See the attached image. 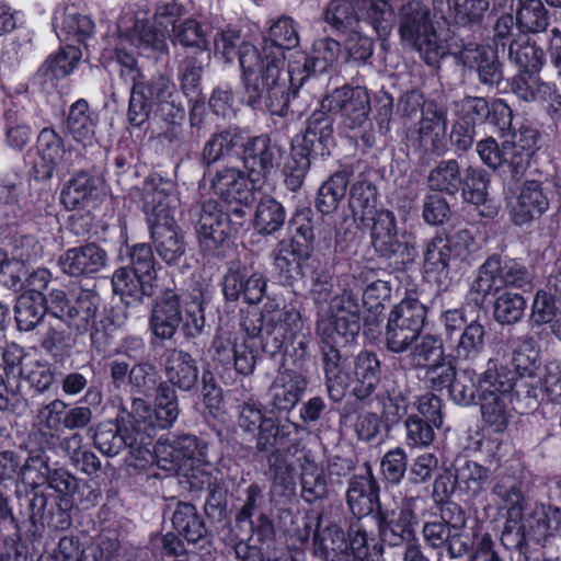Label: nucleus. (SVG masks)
Wrapping results in <instances>:
<instances>
[{
  "label": "nucleus",
  "instance_id": "1",
  "mask_svg": "<svg viewBox=\"0 0 561 561\" xmlns=\"http://www.w3.org/2000/svg\"><path fill=\"white\" fill-rule=\"evenodd\" d=\"M232 39L220 37V45L227 59L238 55L247 104L256 107L265 94V106L270 113L286 115L290 100L289 83H294L295 77L293 71L284 69L285 49L296 46L299 37H283L286 45L275 37H256L257 43L242 41L239 45Z\"/></svg>",
  "mask_w": 561,
  "mask_h": 561
},
{
  "label": "nucleus",
  "instance_id": "2",
  "mask_svg": "<svg viewBox=\"0 0 561 561\" xmlns=\"http://www.w3.org/2000/svg\"><path fill=\"white\" fill-rule=\"evenodd\" d=\"M101 304L99 294L92 289H80L72 299L64 290L53 289L47 295L48 312L60 319L70 330L83 334L91 328L90 339L99 352L112 343L114 332L126 321V314H107L96 320Z\"/></svg>",
  "mask_w": 561,
  "mask_h": 561
},
{
  "label": "nucleus",
  "instance_id": "3",
  "mask_svg": "<svg viewBox=\"0 0 561 561\" xmlns=\"http://www.w3.org/2000/svg\"><path fill=\"white\" fill-rule=\"evenodd\" d=\"M333 118L323 111H314L307 119L301 140L293 144L290 159L284 167L285 184L288 190H300L312 160L330 154L334 145Z\"/></svg>",
  "mask_w": 561,
  "mask_h": 561
},
{
  "label": "nucleus",
  "instance_id": "4",
  "mask_svg": "<svg viewBox=\"0 0 561 561\" xmlns=\"http://www.w3.org/2000/svg\"><path fill=\"white\" fill-rule=\"evenodd\" d=\"M144 412L140 402L130 403L129 408L122 405L115 422L107 421L98 425L93 435L94 446L107 457L128 449L131 456L145 458L149 454L148 434L145 426L140 428L137 425Z\"/></svg>",
  "mask_w": 561,
  "mask_h": 561
},
{
  "label": "nucleus",
  "instance_id": "5",
  "mask_svg": "<svg viewBox=\"0 0 561 561\" xmlns=\"http://www.w3.org/2000/svg\"><path fill=\"white\" fill-rule=\"evenodd\" d=\"M514 374L495 359L479 378V403L483 421L495 432H503L510 422L508 404L512 402Z\"/></svg>",
  "mask_w": 561,
  "mask_h": 561
},
{
  "label": "nucleus",
  "instance_id": "6",
  "mask_svg": "<svg viewBox=\"0 0 561 561\" xmlns=\"http://www.w3.org/2000/svg\"><path fill=\"white\" fill-rule=\"evenodd\" d=\"M534 272L522 262L500 255L489 256L479 267L472 280L468 297L476 306H483L490 296H495L505 287L530 288Z\"/></svg>",
  "mask_w": 561,
  "mask_h": 561
},
{
  "label": "nucleus",
  "instance_id": "7",
  "mask_svg": "<svg viewBox=\"0 0 561 561\" xmlns=\"http://www.w3.org/2000/svg\"><path fill=\"white\" fill-rule=\"evenodd\" d=\"M299 313L274 305H265L261 313L245 316L241 328L249 339H260L261 350L270 356L280 354L293 335L291 324Z\"/></svg>",
  "mask_w": 561,
  "mask_h": 561
},
{
  "label": "nucleus",
  "instance_id": "8",
  "mask_svg": "<svg viewBox=\"0 0 561 561\" xmlns=\"http://www.w3.org/2000/svg\"><path fill=\"white\" fill-rule=\"evenodd\" d=\"M319 111L339 113L344 127L351 130H359V138L365 147H371L375 136L368 119L370 113V96L362 87H342L332 91L321 102Z\"/></svg>",
  "mask_w": 561,
  "mask_h": 561
},
{
  "label": "nucleus",
  "instance_id": "9",
  "mask_svg": "<svg viewBox=\"0 0 561 561\" xmlns=\"http://www.w3.org/2000/svg\"><path fill=\"white\" fill-rule=\"evenodd\" d=\"M360 330V307L356 295L343 290L330 300L329 316L317 321V334L321 343L347 346Z\"/></svg>",
  "mask_w": 561,
  "mask_h": 561
},
{
  "label": "nucleus",
  "instance_id": "10",
  "mask_svg": "<svg viewBox=\"0 0 561 561\" xmlns=\"http://www.w3.org/2000/svg\"><path fill=\"white\" fill-rule=\"evenodd\" d=\"M427 308L416 298H405L396 305L388 317L385 344L388 351L401 354L420 339Z\"/></svg>",
  "mask_w": 561,
  "mask_h": 561
},
{
  "label": "nucleus",
  "instance_id": "11",
  "mask_svg": "<svg viewBox=\"0 0 561 561\" xmlns=\"http://www.w3.org/2000/svg\"><path fill=\"white\" fill-rule=\"evenodd\" d=\"M472 241L468 230H458L453 234H436L426 242L424 250V271L436 282L449 278L467 254Z\"/></svg>",
  "mask_w": 561,
  "mask_h": 561
},
{
  "label": "nucleus",
  "instance_id": "12",
  "mask_svg": "<svg viewBox=\"0 0 561 561\" xmlns=\"http://www.w3.org/2000/svg\"><path fill=\"white\" fill-rule=\"evenodd\" d=\"M492 494L496 496V504L507 511V520L502 531L501 541L507 549L522 550L525 545L523 528L514 531V526L522 518L525 508V494L523 481L511 473H500L495 477Z\"/></svg>",
  "mask_w": 561,
  "mask_h": 561
},
{
  "label": "nucleus",
  "instance_id": "13",
  "mask_svg": "<svg viewBox=\"0 0 561 561\" xmlns=\"http://www.w3.org/2000/svg\"><path fill=\"white\" fill-rule=\"evenodd\" d=\"M447 112L434 102H428L412 138L413 153L422 165H427L434 156H442L447 148Z\"/></svg>",
  "mask_w": 561,
  "mask_h": 561
},
{
  "label": "nucleus",
  "instance_id": "14",
  "mask_svg": "<svg viewBox=\"0 0 561 561\" xmlns=\"http://www.w3.org/2000/svg\"><path fill=\"white\" fill-rule=\"evenodd\" d=\"M284 154V148L266 135L249 138L242 145V162L253 190H260L282 165Z\"/></svg>",
  "mask_w": 561,
  "mask_h": 561
},
{
  "label": "nucleus",
  "instance_id": "15",
  "mask_svg": "<svg viewBox=\"0 0 561 561\" xmlns=\"http://www.w3.org/2000/svg\"><path fill=\"white\" fill-rule=\"evenodd\" d=\"M190 213L199 247L205 253L213 254L233 236L229 213L217 201H206Z\"/></svg>",
  "mask_w": 561,
  "mask_h": 561
},
{
  "label": "nucleus",
  "instance_id": "16",
  "mask_svg": "<svg viewBox=\"0 0 561 561\" xmlns=\"http://www.w3.org/2000/svg\"><path fill=\"white\" fill-rule=\"evenodd\" d=\"M140 402L145 412L137 420L140 428L146 427L148 445H151L157 430H168L173 426L180 415L179 400L175 389L168 382H160L156 389L154 408L152 409L144 399L137 398L131 403Z\"/></svg>",
  "mask_w": 561,
  "mask_h": 561
},
{
  "label": "nucleus",
  "instance_id": "17",
  "mask_svg": "<svg viewBox=\"0 0 561 561\" xmlns=\"http://www.w3.org/2000/svg\"><path fill=\"white\" fill-rule=\"evenodd\" d=\"M374 519L377 523L380 539L389 546L397 547L410 542L415 537L417 518L412 500L405 502L399 510L378 504Z\"/></svg>",
  "mask_w": 561,
  "mask_h": 561
},
{
  "label": "nucleus",
  "instance_id": "18",
  "mask_svg": "<svg viewBox=\"0 0 561 561\" xmlns=\"http://www.w3.org/2000/svg\"><path fill=\"white\" fill-rule=\"evenodd\" d=\"M73 151L64 147V141L51 128L41 130L37 138V158L32 172L36 180H49L55 171L67 170L73 163Z\"/></svg>",
  "mask_w": 561,
  "mask_h": 561
},
{
  "label": "nucleus",
  "instance_id": "19",
  "mask_svg": "<svg viewBox=\"0 0 561 561\" xmlns=\"http://www.w3.org/2000/svg\"><path fill=\"white\" fill-rule=\"evenodd\" d=\"M265 291L264 275L245 265L231 264L222 278V294L230 302L242 300L247 305H256Z\"/></svg>",
  "mask_w": 561,
  "mask_h": 561
},
{
  "label": "nucleus",
  "instance_id": "20",
  "mask_svg": "<svg viewBox=\"0 0 561 561\" xmlns=\"http://www.w3.org/2000/svg\"><path fill=\"white\" fill-rule=\"evenodd\" d=\"M203 179L209 181L215 196L230 205L232 203L250 204L253 201L247 171L237 167L222 165L205 171Z\"/></svg>",
  "mask_w": 561,
  "mask_h": 561
},
{
  "label": "nucleus",
  "instance_id": "21",
  "mask_svg": "<svg viewBox=\"0 0 561 561\" xmlns=\"http://www.w3.org/2000/svg\"><path fill=\"white\" fill-rule=\"evenodd\" d=\"M345 347L327 343H322L321 346L324 385L328 396L333 402H341L350 386L347 368L351 354Z\"/></svg>",
  "mask_w": 561,
  "mask_h": 561
},
{
  "label": "nucleus",
  "instance_id": "22",
  "mask_svg": "<svg viewBox=\"0 0 561 561\" xmlns=\"http://www.w3.org/2000/svg\"><path fill=\"white\" fill-rule=\"evenodd\" d=\"M150 236L159 257L168 265L179 264L185 255L186 244L175 220L169 214L149 219Z\"/></svg>",
  "mask_w": 561,
  "mask_h": 561
},
{
  "label": "nucleus",
  "instance_id": "23",
  "mask_svg": "<svg viewBox=\"0 0 561 561\" xmlns=\"http://www.w3.org/2000/svg\"><path fill=\"white\" fill-rule=\"evenodd\" d=\"M306 388L307 380L300 373L279 367L267 390L268 410L278 413L291 411L300 401Z\"/></svg>",
  "mask_w": 561,
  "mask_h": 561
},
{
  "label": "nucleus",
  "instance_id": "24",
  "mask_svg": "<svg viewBox=\"0 0 561 561\" xmlns=\"http://www.w3.org/2000/svg\"><path fill=\"white\" fill-rule=\"evenodd\" d=\"M106 263V251L95 242L68 249L58 259L61 272L71 277L92 276L101 272Z\"/></svg>",
  "mask_w": 561,
  "mask_h": 561
},
{
  "label": "nucleus",
  "instance_id": "25",
  "mask_svg": "<svg viewBox=\"0 0 561 561\" xmlns=\"http://www.w3.org/2000/svg\"><path fill=\"white\" fill-rule=\"evenodd\" d=\"M312 253L301 247L298 240H280L273 249L271 256L278 280L285 286H293L304 277V263Z\"/></svg>",
  "mask_w": 561,
  "mask_h": 561
},
{
  "label": "nucleus",
  "instance_id": "26",
  "mask_svg": "<svg viewBox=\"0 0 561 561\" xmlns=\"http://www.w3.org/2000/svg\"><path fill=\"white\" fill-rule=\"evenodd\" d=\"M183 14V5L171 2L158 7L153 23L147 31L142 25L139 28L136 24L137 35H204V31L199 23L191 18L181 19Z\"/></svg>",
  "mask_w": 561,
  "mask_h": 561
},
{
  "label": "nucleus",
  "instance_id": "27",
  "mask_svg": "<svg viewBox=\"0 0 561 561\" xmlns=\"http://www.w3.org/2000/svg\"><path fill=\"white\" fill-rule=\"evenodd\" d=\"M366 472L353 476L348 480L346 491V503L353 515L358 519L370 513H376L379 502V484L376 480L371 466L366 462Z\"/></svg>",
  "mask_w": 561,
  "mask_h": 561
},
{
  "label": "nucleus",
  "instance_id": "28",
  "mask_svg": "<svg viewBox=\"0 0 561 561\" xmlns=\"http://www.w3.org/2000/svg\"><path fill=\"white\" fill-rule=\"evenodd\" d=\"M453 54L460 58L463 66L477 67L482 83L494 85L502 80L497 53L492 46L468 42L462 45L458 53Z\"/></svg>",
  "mask_w": 561,
  "mask_h": 561
},
{
  "label": "nucleus",
  "instance_id": "29",
  "mask_svg": "<svg viewBox=\"0 0 561 561\" xmlns=\"http://www.w3.org/2000/svg\"><path fill=\"white\" fill-rule=\"evenodd\" d=\"M182 321L179 296L172 290H167L153 305L149 321L150 330L160 340H171Z\"/></svg>",
  "mask_w": 561,
  "mask_h": 561
},
{
  "label": "nucleus",
  "instance_id": "30",
  "mask_svg": "<svg viewBox=\"0 0 561 561\" xmlns=\"http://www.w3.org/2000/svg\"><path fill=\"white\" fill-rule=\"evenodd\" d=\"M164 374L173 389L191 392L197 388L199 369L196 359L186 351L173 348L165 355Z\"/></svg>",
  "mask_w": 561,
  "mask_h": 561
},
{
  "label": "nucleus",
  "instance_id": "31",
  "mask_svg": "<svg viewBox=\"0 0 561 561\" xmlns=\"http://www.w3.org/2000/svg\"><path fill=\"white\" fill-rule=\"evenodd\" d=\"M549 207V201L542 192L541 183L527 181L511 205V218L517 226H523L539 218Z\"/></svg>",
  "mask_w": 561,
  "mask_h": 561
},
{
  "label": "nucleus",
  "instance_id": "32",
  "mask_svg": "<svg viewBox=\"0 0 561 561\" xmlns=\"http://www.w3.org/2000/svg\"><path fill=\"white\" fill-rule=\"evenodd\" d=\"M488 173L482 169L469 167L462 175V184L459 192L463 199L479 207V214L485 218L497 215L499 207L488 198Z\"/></svg>",
  "mask_w": 561,
  "mask_h": 561
},
{
  "label": "nucleus",
  "instance_id": "33",
  "mask_svg": "<svg viewBox=\"0 0 561 561\" xmlns=\"http://www.w3.org/2000/svg\"><path fill=\"white\" fill-rule=\"evenodd\" d=\"M280 414L267 410V419L256 437V448L260 451L278 449V446L287 444L290 437L299 432L300 426L297 423Z\"/></svg>",
  "mask_w": 561,
  "mask_h": 561
},
{
  "label": "nucleus",
  "instance_id": "34",
  "mask_svg": "<svg viewBox=\"0 0 561 561\" xmlns=\"http://www.w3.org/2000/svg\"><path fill=\"white\" fill-rule=\"evenodd\" d=\"M101 180L88 172L80 171L64 186L60 195L61 203L68 209L84 208L96 198Z\"/></svg>",
  "mask_w": 561,
  "mask_h": 561
},
{
  "label": "nucleus",
  "instance_id": "35",
  "mask_svg": "<svg viewBox=\"0 0 561 561\" xmlns=\"http://www.w3.org/2000/svg\"><path fill=\"white\" fill-rule=\"evenodd\" d=\"M515 527L516 529L518 527L523 528L525 538V531L527 530L534 540L540 542L561 531V508L545 504L536 505L528 515L526 524L523 526L516 525Z\"/></svg>",
  "mask_w": 561,
  "mask_h": 561
},
{
  "label": "nucleus",
  "instance_id": "36",
  "mask_svg": "<svg viewBox=\"0 0 561 561\" xmlns=\"http://www.w3.org/2000/svg\"><path fill=\"white\" fill-rule=\"evenodd\" d=\"M113 290L126 305L140 302L144 297H151L157 288L153 284L127 266L116 270L112 277Z\"/></svg>",
  "mask_w": 561,
  "mask_h": 561
},
{
  "label": "nucleus",
  "instance_id": "37",
  "mask_svg": "<svg viewBox=\"0 0 561 561\" xmlns=\"http://www.w3.org/2000/svg\"><path fill=\"white\" fill-rule=\"evenodd\" d=\"M356 385L353 394L358 400L369 398L376 390L381 375L380 360L373 352L362 351L354 359Z\"/></svg>",
  "mask_w": 561,
  "mask_h": 561
},
{
  "label": "nucleus",
  "instance_id": "38",
  "mask_svg": "<svg viewBox=\"0 0 561 561\" xmlns=\"http://www.w3.org/2000/svg\"><path fill=\"white\" fill-rule=\"evenodd\" d=\"M172 526L188 543H197L208 535V529L196 506L178 502L171 517Z\"/></svg>",
  "mask_w": 561,
  "mask_h": 561
},
{
  "label": "nucleus",
  "instance_id": "39",
  "mask_svg": "<svg viewBox=\"0 0 561 561\" xmlns=\"http://www.w3.org/2000/svg\"><path fill=\"white\" fill-rule=\"evenodd\" d=\"M485 340L484 325L478 320H473L458 334L450 356L456 362H474L483 353Z\"/></svg>",
  "mask_w": 561,
  "mask_h": 561
},
{
  "label": "nucleus",
  "instance_id": "40",
  "mask_svg": "<svg viewBox=\"0 0 561 561\" xmlns=\"http://www.w3.org/2000/svg\"><path fill=\"white\" fill-rule=\"evenodd\" d=\"M491 471L489 468L466 458H460L455 467V481L459 490L469 496H478L489 483Z\"/></svg>",
  "mask_w": 561,
  "mask_h": 561
},
{
  "label": "nucleus",
  "instance_id": "41",
  "mask_svg": "<svg viewBox=\"0 0 561 561\" xmlns=\"http://www.w3.org/2000/svg\"><path fill=\"white\" fill-rule=\"evenodd\" d=\"M462 175L457 160H442L430 171L427 186L433 192L454 196L461 188Z\"/></svg>",
  "mask_w": 561,
  "mask_h": 561
},
{
  "label": "nucleus",
  "instance_id": "42",
  "mask_svg": "<svg viewBox=\"0 0 561 561\" xmlns=\"http://www.w3.org/2000/svg\"><path fill=\"white\" fill-rule=\"evenodd\" d=\"M80 56V50L72 45L61 48L42 65L37 70L36 77L43 84L51 83L53 85L56 80L65 78L72 72Z\"/></svg>",
  "mask_w": 561,
  "mask_h": 561
},
{
  "label": "nucleus",
  "instance_id": "43",
  "mask_svg": "<svg viewBox=\"0 0 561 561\" xmlns=\"http://www.w3.org/2000/svg\"><path fill=\"white\" fill-rule=\"evenodd\" d=\"M321 527V517L318 522V530L314 535V540L318 545V550L325 561H345L348 558V545L345 539L343 529L336 524Z\"/></svg>",
  "mask_w": 561,
  "mask_h": 561
},
{
  "label": "nucleus",
  "instance_id": "44",
  "mask_svg": "<svg viewBox=\"0 0 561 561\" xmlns=\"http://www.w3.org/2000/svg\"><path fill=\"white\" fill-rule=\"evenodd\" d=\"M428 9L419 0H411L401 10L400 35H436Z\"/></svg>",
  "mask_w": 561,
  "mask_h": 561
},
{
  "label": "nucleus",
  "instance_id": "45",
  "mask_svg": "<svg viewBox=\"0 0 561 561\" xmlns=\"http://www.w3.org/2000/svg\"><path fill=\"white\" fill-rule=\"evenodd\" d=\"M47 308V296L43 294H23L15 302L14 313L19 330L31 331L43 319Z\"/></svg>",
  "mask_w": 561,
  "mask_h": 561
},
{
  "label": "nucleus",
  "instance_id": "46",
  "mask_svg": "<svg viewBox=\"0 0 561 561\" xmlns=\"http://www.w3.org/2000/svg\"><path fill=\"white\" fill-rule=\"evenodd\" d=\"M371 244L379 256L394 259L397 264H410L417 255L414 244L399 240L398 229L373 238Z\"/></svg>",
  "mask_w": 561,
  "mask_h": 561
},
{
  "label": "nucleus",
  "instance_id": "47",
  "mask_svg": "<svg viewBox=\"0 0 561 561\" xmlns=\"http://www.w3.org/2000/svg\"><path fill=\"white\" fill-rule=\"evenodd\" d=\"M351 172L339 170L325 181L318 191L316 207L322 214L333 213L345 196Z\"/></svg>",
  "mask_w": 561,
  "mask_h": 561
},
{
  "label": "nucleus",
  "instance_id": "48",
  "mask_svg": "<svg viewBox=\"0 0 561 561\" xmlns=\"http://www.w3.org/2000/svg\"><path fill=\"white\" fill-rule=\"evenodd\" d=\"M237 133L230 129L216 131L204 144L201 152L199 163L206 171L213 170L211 167L222 161L238 144Z\"/></svg>",
  "mask_w": 561,
  "mask_h": 561
},
{
  "label": "nucleus",
  "instance_id": "49",
  "mask_svg": "<svg viewBox=\"0 0 561 561\" xmlns=\"http://www.w3.org/2000/svg\"><path fill=\"white\" fill-rule=\"evenodd\" d=\"M53 25L57 34L92 35L95 32V25L91 18L81 14L73 5L58 9L55 12Z\"/></svg>",
  "mask_w": 561,
  "mask_h": 561
},
{
  "label": "nucleus",
  "instance_id": "50",
  "mask_svg": "<svg viewBox=\"0 0 561 561\" xmlns=\"http://www.w3.org/2000/svg\"><path fill=\"white\" fill-rule=\"evenodd\" d=\"M358 8L364 13V23L371 25L378 35H388L396 21V14L387 0H363Z\"/></svg>",
  "mask_w": 561,
  "mask_h": 561
},
{
  "label": "nucleus",
  "instance_id": "51",
  "mask_svg": "<svg viewBox=\"0 0 561 561\" xmlns=\"http://www.w3.org/2000/svg\"><path fill=\"white\" fill-rule=\"evenodd\" d=\"M508 56L525 71H538L543 61V50L531 37H515L508 45Z\"/></svg>",
  "mask_w": 561,
  "mask_h": 561
},
{
  "label": "nucleus",
  "instance_id": "52",
  "mask_svg": "<svg viewBox=\"0 0 561 561\" xmlns=\"http://www.w3.org/2000/svg\"><path fill=\"white\" fill-rule=\"evenodd\" d=\"M325 21L335 32L360 35L364 31L354 5L347 1L333 0L325 11Z\"/></svg>",
  "mask_w": 561,
  "mask_h": 561
},
{
  "label": "nucleus",
  "instance_id": "53",
  "mask_svg": "<svg viewBox=\"0 0 561 561\" xmlns=\"http://www.w3.org/2000/svg\"><path fill=\"white\" fill-rule=\"evenodd\" d=\"M526 306L522 295L504 291L493 302V319L501 325H513L523 319Z\"/></svg>",
  "mask_w": 561,
  "mask_h": 561
},
{
  "label": "nucleus",
  "instance_id": "54",
  "mask_svg": "<svg viewBox=\"0 0 561 561\" xmlns=\"http://www.w3.org/2000/svg\"><path fill=\"white\" fill-rule=\"evenodd\" d=\"M348 548L358 561H380L382 547L374 543L360 519L353 522L348 529Z\"/></svg>",
  "mask_w": 561,
  "mask_h": 561
},
{
  "label": "nucleus",
  "instance_id": "55",
  "mask_svg": "<svg viewBox=\"0 0 561 561\" xmlns=\"http://www.w3.org/2000/svg\"><path fill=\"white\" fill-rule=\"evenodd\" d=\"M95 122L85 100L76 101L69 110L67 130L76 141L84 142L94 135Z\"/></svg>",
  "mask_w": 561,
  "mask_h": 561
},
{
  "label": "nucleus",
  "instance_id": "56",
  "mask_svg": "<svg viewBox=\"0 0 561 561\" xmlns=\"http://www.w3.org/2000/svg\"><path fill=\"white\" fill-rule=\"evenodd\" d=\"M301 497L307 503L328 497L329 490L324 474V470L311 461H307L301 466Z\"/></svg>",
  "mask_w": 561,
  "mask_h": 561
},
{
  "label": "nucleus",
  "instance_id": "57",
  "mask_svg": "<svg viewBox=\"0 0 561 561\" xmlns=\"http://www.w3.org/2000/svg\"><path fill=\"white\" fill-rule=\"evenodd\" d=\"M285 209L272 197H265L256 206L254 227L261 234H273L285 222Z\"/></svg>",
  "mask_w": 561,
  "mask_h": 561
},
{
  "label": "nucleus",
  "instance_id": "58",
  "mask_svg": "<svg viewBox=\"0 0 561 561\" xmlns=\"http://www.w3.org/2000/svg\"><path fill=\"white\" fill-rule=\"evenodd\" d=\"M472 368L459 369L455 380L453 381L448 393L450 399L459 405L468 407L476 402L477 393L479 394V378Z\"/></svg>",
  "mask_w": 561,
  "mask_h": 561
},
{
  "label": "nucleus",
  "instance_id": "59",
  "mask_svg": "<svg viewBox=\"0 0 561 561\" xmlns=\"http://www.w3.org/2000/svg\"><path fill=\"white\" fill-rule=\"evenodd\" d=\"M415 367L426 368L433 363L446 359L444 343L433 334L420 335V339L409 350Z\"/></svg>",
  "mask_w": 561,
  "mask_h": 561
},
{
  "label": "nucleus",
  "instance_id": "60",
  "mask_svg": "<svg viewBox=\"0 0 561 561\" xmlns=\"http://www.w3.org/2000/svg\"><path fill=\"white\" fill-rule=\"evenodd\" d=\"M517 25L524 34H537L547 30V10L540 0H527L517 11Z\"/></svg>",
  "mask_w": 561,
  "mask_h": 561
},
{
  "label": "nucleus",
  "instance_id": "61",
  "mask_svg": "<svg viewBox=\"0 0 561 561\" xmlns=\"http://www.w3.org/2000/svg\"><path fill=\"white\" fill-rule=\"evenodd\" d=\"M401 45L416 50L427 65H434L447 54L454 55L444 37H401Z\"/></svg>",
  "mask_w": 561,
  "mask_h": 561
},
{
  "label": "nucleus",
  "instance_id": "62",
  "mask_svg": "<svg viewBox=\"0 0 561 561\" xmlns=\"http://www.w3.org/2000/svg\"><path fill=\"white\" fill-rule=\"evenodd\" d=\"M5 141L16 151H21L30 142L32 130L25 123L24 114L15 108H9L4 113Z\"/></svg>",
  "mask_w": 561,
  "mask_h": 561
},
{
  "label": "nucleus",
  "instance_id": "63",
  "mask_svg": "<svg viewBox=\"0 0 561 561\" xmlns=\"http://www.w3.org/2000/svg\"><path fill=\"white\" fill-rule=\"evenodd\" d=\"M376 202L377 191L371 183L359 181L352 185L348 203L354 216L362 220L370 217L377 210Z\"/></svg>",
  "mask_w": 561,
  "mask_h": 561
},
{
  "label": "nucleus",
  "instance_id": "64",
  "mask_svg": "<svg viewBox=\"0 0 561 561\" xmlns=\"http://www.w3.org/2000/svg\"><path fill=\"white\" fill-rule=\"evenodd\" d=\"M268 470L274 489L279 488L283 493L294 492L296 485L294 476L295 469L293 465L288 462L283 450H272L268 457Z\"/></svg>",
  "mask_w": 561,
  "mask_h": 561
}]
</instances>
